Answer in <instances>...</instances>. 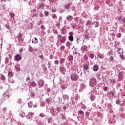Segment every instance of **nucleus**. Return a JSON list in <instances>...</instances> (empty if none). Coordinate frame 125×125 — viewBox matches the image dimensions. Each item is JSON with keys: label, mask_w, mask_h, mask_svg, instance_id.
I'll return each instance as SVG.
<instances>
[{"label": "nucleus", "mask_w": 125, "mask_h": 125, "mask_svg": "<svg viewBox=\"0 0 125 125\" xmlns=\"http://www.w3.org/2000/svg\"><path fill=\"white\" fill-rule=\"evenodd\" d=\"M96 35V34L95 32H89L88 30H86L84 32V37L85 39H87V40H89L90 37L95 39Z\"/></svg>", "instance_id": "nucleus-1"}, {"label": "nucleus", "mask_w": 125, "mask_h": 125, "mask_svg": "<svg viewBox=\"0 0 125 125\" xmlns=\"http://www.w3.org/2000/svg\"><path fill=\"white\" fill-rule=\"evenodd\" d=\"M71 2L66 3L64 6L65 9H66L67 11H71V9L72 11H74V10H75V7H74V6L71 7Z\"/></svg>", "instance_id": "nucleus-2"}, {"label": "nucleus", "mask_w": 125, "mask_h": 125, "mask_svg": "<svg viewBox=\"0 0 125 125\" xmlns=\"http://www.w3.org/2000/svg\"><path fill=\"white\" fill-rule=\"evenodd\" d=\"M58 42H61L62 44V43H64L66 42V38L65 37V36H62V35H58Z\"/></svg>", "instance_id": "nucleus-3"}, {"label": "nucleus", "mask_w": 125, "mask_h": 125, "mask_svg": "<svg viewBox=\"0 0 125 125\" xmlns=\"http://www.w3.org/2000/svg\"><path fill=\"white\" fill-rule=\"evenodd\" d=\"M3 97L5 99H4L3 98L0 99V102H1L2 103L4 102L5 99H8L9 98H10V95L9 91H5L4 94H3Z\"/></svg>", "instance_id": "nucleus-4"}, {"label": "nucleus", "mask_w": 125, "mask_h": 125, "mask_svg": "<svg viewBox=\"0 0 125 125\" xmlns=\"http://www.w3.org/2000/svg\"><path fill=\"white\" fill-rule=\"evenodd\" d=\"M97 83V79H96V78H92V79L90 80L89 85L91 87H94V86H96Z\"/></svg>", "instance_id": "nucleus-5"}, {"label": "nucleus", "mask_w": 125, "mask_h": 125, "mask_svg": "<svg viewBox=\"0 0 125 125\" xmlns=\"http://www.w3.org/2000/svg\"><path fill=\"white\" fill-rule=\"evenodd\" d=\"M89 97H90L92 102H93L94 100H95L96 96L94 95V92H93V91H91L90 93H89Z\"/></svg>", "instance_id": "nucleus-6"}, {"label": "nucleus", "mask_w": 125, "mask_h": 125, "mask_svg": "<svg viewBox=\"0 0 125 125\" xmlns=\"http://www.w3.org/2000/svg\"><path fill=\"white\" fill-rule=\"evenodd\" d=\"M68 35H69V36H68V38L69 41H70L71 42H73V41H74V32L70 31V32H69Z\"/></svg>", "instance_id": "nucleus-7"}, {"label": "nucleus", "mask_w": 125, "mask_h": 125, "mask_svg": "<svg viewBox=\"0 0 125 125\" xmlns=\"http://www.w3.org/2000/svg\"><path fill=\"white\" fill-rule=\"evenodd\" d=\"M78 79L79 76L77 74H76V73H74V74H72V75L71 76V80L73 82L77 81Z\"/></svg>", "instance_id": "nucleus-8"}, {"label": "nucleus", "mask_w": 125, "mask_h": 125, "mask_svg": "<svg viewBox=\"0 0 125 125\" xmlns=\"http://www.w3.org/2000/svg\"><path fill=\"white\" fill-rule=\"evenodd\" d=\"M123 74H124V72H123V71H121V72H119L118 74V81L119 82L122 81V80L123 79L124 77L123 76Z\"/></svg>", "instance_id": "nucleus-9"}, {"label": "nucleus", "mask_w": 125, "mask_h": 125, "mask_svg": "<svg viewBox=\"0 0 125 125\" xmlns=\"http://www.w3.org/2000/svg\"><path fill=\"white\" fill-rule=\"evenodd\" d=\"M34 115V113L29 112L27 115H26V118H27V119H29V120H32Z\"/></svg>", "instance_id": "nucleus-10"}, {"label": "nucleus", "mask_w": 125, "mask_h": 125, "mask_svg": "<svg viewBox=\"0 0 125 125\" xmlns=\"http://www.w3.org/2000/svg\"><path fill=\"white\" fill-rule=\"evenodd\" d=\"M115 37V34L114 32L110 33V35H108V38L111 41H113Z\"/></svg>", "instance_id": "nucleus-11"}, {"label": "nucleus", "mask_w": 125, "mask_h": 125, "mask_svg": "<svg viewBox=\"0 0 125 125\" xmlns=\"http://www.w3.org/2000/svg\"><path fill=\"white\" fill-rule=\"evenodd\" d=\"M117 52L118 53V54H120V55H121L122 53H123L124 52V50L121 47V43L119 44L118 49H117Z\"/></svg>", "instance_id": "nucleus-12"}, {"label": "nucleus", "mask_w": 125, "mask_h": 125, "mask_svg": "<svg viewBox=\"0 0 125 125\" xmlns=\"http://www.w3.org/2000/svg\"><path fill=\"white\" fill-rule=\"evenodd\" d=\"M89 68L90 66L89 62H85L83 66L84 70H85V71H87V70H89Z\"/></svg>", "instance_id": "nucleus-13"}, {"label": "nucleus", "mask_w": 125, "mask_h": 125, "mask_svg": "<svg viewBox=\"0 0 125 125\" xmlns=\"http://www.w3.org/2000/svg\"><path fill=\"white\" fill-rule=\"evenodd\" d=\"M88 48V46L87 45H84L81 47V51L82 53H84L85 51H86Z\"/></svg>", "instance_id": "nucleus-14"}, {"label": "nucleus", "mask_w": 125, "mask_h": 125, "mask_svg": "<svg viewBox=\"0 0 125 125\" xmlns=\"http://www.w3.org/2000/svg\"><path fill=\"white\" fill-rule=\"evenodd\" d=\"M115 94H116V91L115 89H113V90L110 91L109 93H108L107 95L110 97H114V96H115Z\"/></svg>", "instance_id": "nucleus-15"}, {"label": "nucleus", "mask_w": 125, "mask_h": 125, "mask_svg": "<svg viewBox=\"0 0 125 125\" xmlns=\"http://www.w3.org/2000/svg\"><path fill=\"white\" fill-rule=\"evenodd\" d=\"M38 83L39 85V87L42 88L44 84V80H42V79H40L39 80Z\"/></svg>", "instance_id": "nucleus-16"}, {"label": "nucleus", "mask_w": 125, "mask_h": 125, "mask_svg": "<svg viewBox=\"0 0 125 125\" xmlns=\"http://www.w3.org/2000/svg\"><path fill=\"white\" fill-rule=\"evenodd\" d=\"M120 42L119 41H115L114 47L115 50L119 49V47L120 46Z\"/></svg>", "instance_id": "nucleus-17"}, {"label": "nucleus", "mask_w": 125, "mask_h": 125, "mask_svg": "<svg viewBox=\"0 0 125 125\" xmlns=\"http://www.w3.org/2000/svg\"><path fill=\"white\" fill-rule=\"evenodd\" d=\"M122 17L123 16H119L118 17V19L121 24L123 23L124 24L125 23V17H123V18Z\"/></svg>", "instance_id": "nucleus-18"}, {"label": "nucleus", "mask_w": 125, "mask_h": 125, "mask_svg": "<svg viewBox=\"0 0 125 125\" xmlns=\"http://www.w3.org/2000/svg\"><path fill=\"white\" fill-rule=\"evenodd\" d=\"M22 37L23 35H22L21 33H19V34H18L17 35V38L18 40H17V39H15V41L16 42H19L20 38H22Z\"/></svg>", "instance_id": "nucleus-19"}, {"label": "nucleus", "mask_w": 125, "mask_h": 125, "mask_svg": "<svg viewBox=\"0 0 125 125\" xmlns=\"http://www.w3.org/2000/svg\"><path fill=\"white\" fill-rule=\"evenodd\" d=\"M18 104H19L21 107H22V106H23V105H24V103H23V102L22 101V100H21V99H20L19 100H18Z\"/></svg>", "instance_id": "nucleus-20"}, {"label": "nucleus", "mask_w": 125, "mask_h": 125, "mask_svg": "<svg viewBox=\"0 0 125 125\" xmlns=\"http://www.w3.org/2000/svg\"><path fill=\"white\" fill-rule=\"evenodd\" d=\"M91 24L92 25H94L95 27H99L100 25V23L98 21H94Z\"/></svg>", "instance_id": "nucleus-21"}, {"label": "nucleus", "mask_w": 125, "mask_h": 125, "mask_svg": "<svg viewBox=\"0 0 125 125\" xmlns=\"http://www.w3.org/2000/svg\"><path fill=\"white\" fill-rule=\"evenodd\" d=\"M62 98L64 101L65 102V101H66V100L68 101L69 98L68 95H63V94H62Z\"/></svg>", "instance_id": "nucleus-22"}, {"label": "nucleus", "mask_w": 125, "mask_h": 125, "mask_svg": "<svg viewBox=\"0 0 125 125\" xmlns=\"http://www.w3.org/2000/svg\"><path fill=\"white\" fill-rule=\"evenodd\" d=\"M99 69V67L98 64H95V65H94V66L93 67V70L95 72H97V71H98Z\"/></svg>", "instance_id": "nucleus-23"}, {"label": "nucleus", "mask_w": 125, "mask_h": 125, "mask_svg": "<svg viewBox=\"0 0 125 125\" xmlns=\"http://www.w3.org/2000/svg\"><path fill=\"white\" fill-rule=\"evenodd\" d=\"M66 19L68 21H72L73 19V16H72V15H68L67 16H66Z\"/></svg>", "instance_id": "nucleus-24"}, {"label": "nucleus", "mask_w": 125, "mask_h": 125, "mask_svg": "<svg viewBox=\"0 0 125 125\" xmlns=\"http://www.w3.org/2000/svg\"><path fill=\"white\" fill-rule=\"evenodd\" d=\"M61 88L63 89H66V88H67V84H66V83H63L62 84Z\"/></svg>", "instance_id": "nucleus-25"}, {"label": "nucleus", "mask_w": 125, "mask_h": 125, "mask_svg": "<svg viewBox=\"0 0 125 125\" xmlns=\"http://www.w3.org/2000/svg\"><path fill=\"white\" fill-rule=\"evenodd\" d=\"M36 86H37V83H36V82H33L30 83V88H34V87H35Z\"/></svg>", "instance_id": "nucleus-26"}, {"label": "nucleus", "mask_w": 125, "mask_h": 125, "mask_svg": "<svg viewBox=\"0 0 125 125\" xmlns=\"http://www.w3.org/2000/svg\"><path fill=\"white\" fill-rule=\"evenodd\" d=\"M47 121L49 124H52L54 122L53 118H52L51 117L47 118Z\"/></svg>", "instance_id": "nucleus-27"}, {"label": "nucleus", "mask_w": 125, "mask_h": 125, "mask_svg": "<svg viewBox=\"0 0 125 125\" xmlns=\"http://www.w3.org/2000/svg\"><path fill=\"white\" fill-rule=\"evenodd\" d=\"M60 70L62 74H64V73H65V71H66V69L64 68V67H63V66H61L60 67Z\"/></svg>", "instance_id": "nucleus-28"}, {"label": "nucleus", "mask_w": 125, "mask_h": 125, "mask_svg": "<svg viewBox=\"0 0 125 125\" xmlns=\"http://www.w3.org/2000/svg\"><path fill=\"white\" fill-rule=\"evenodd\" d=\"M78 115H81V116H84V112L83 110H79L78 111Z\"/></svg>", "instance_id": "nucleus-29"}, {"label": "nucleus", "mask_w": 125, "mask_h": 125, "mask_svg": "<svg viewBox=\"0 0 125 125\" xmlns=\"http://www.w3.org/2000/svg\"><path fill=\"white\" fill-rule=\"evenodd\" d=\"M72 44V43L71 42H70L69 41H68V42H66V46L67 47H69V48H70L71 45Z\"/></svg>", "instance_id": "nucleus-30"}, {"label": "nucleus", "mask_w": 125, "mask_h": 125, "mask_svg": "<svg viewBox=\"0 0 125 125\" xmlns=\"http://www.w3.org/2000/svg\"><path fill=\"white\" fill-rule=\"evenodd\" d=\"M69 107V104H65L63 106V110L64 111H66L67 108H68Z\"/></svg>", "instance_id": "nucleus-31"}, {"label": "nucleus", "mask_w": 125, "mask_h": 125, "mask_svg": "<svg viewBox=\"0 0 125 125\" xmlns=\"http://www.w3.org/2000/svg\"><path fill=\"white\" fill-rule=\"evenodd\" d=\"M39 8L43 9L44 6V3L43 2H40L38 4Z\"/></svg>", "instance_id": "nucleus-32"}, {"label": "nucleus", "mask_w": 125, "mask_h": 125, "mask_svg": "<svg viewBox=\"0 0 125 125\" xmlns=\"http://www.w3.org/2000/svg\"><path fill=\"white\" fill-rule=\"evenodd\" d=\"M15 59L17 61H19V60H21V56H20V55H16V56H15Z\"/></svg>", "instance_id": "nucleus-33"}, {"label": "nucleus", "mask_w": 125, "mask_h": 125, "mask_svg": "<svg viewBox=\"0 0 125 125\" xmlns=\"http://www.w3.org/2000/svg\"><path fill=\"white\" fill-rule=\"evenodd\" d=\"M74 59L73 56H72V55H70L68 57V60L70 61V62H73Z\"/></svg>", "instance_id": "nucleus-34"}, {"label": "nucleus", "mask_w": 125, "mask_h": 125, "mask_svg": "<svg viewBox=\"0 0 125 125\" xmlns=\"http://www.w3.org/2000/svg\"><path fill=\"white\" fill-rule=\"evenodd\" d=\"M38 55L40 58H41V59H43V56L41 51H39Z\"/></svg>", "instance_id": "nucleus-35"}, {"label": "nucleus", "mask_w": 125, "mask_h": 125, "mask_svg": "<svg viewBox=\"0 0 125 125\" xmlns=\"http://www.w3.org/2000/svg\"><path fill=\"white\" fill-rule=\"evenodd\" d=\"M28 106L29 108L34 107V104H33V102H29V103H28Z\"/></svg>", "instance_id": "nucleus-36"}, {"label": "nucleus", "mask_w": 125, "mask_h": 125, "mask_svg": "<svg viewBox=\"0 0 125 125\" xmlns=\"http://www.w3.org/2000/svg\"><path fill=\"white\" fill-rule=\"evenodd\" d=\"M15 70L17 71V72H19L20 71V65H19V64H17V65L15 66Z\"/></svg>", "instance_id": "nucleus-37"}, {"label": "nucleus", "mask_w": 125, "mask_h": 125, "mask_svg": "<svg viewBox=\"0 0 125 125\" xmlns=\"http://www.w3.org/2000/svg\"><path fill=\"white\" fill-rule=\"evenodd\" d=\"M116 68L117 70H118V71H121V70L122 69V67L121 66V65H120V64H118V65H116Z\"/></svg>", "instance_id": "nucleus-38"}, {"label": "nucleus", "mask_w": 125, "mask_h": 125, "mask_svg": "<svg viewBox=\"0 0 125 125\" xmlns=\"http://www.w3.org/2000/svg\"><path fill=\"white\" fill-rule=\"evenodd\" d=\"M62 34H66V29L65 28H62L61 30Z\"/></svg>", "instance_id": "nucleus-39"}, {"label": "nucleus", "mask_w": 125, "mask_h": 125, "mask_svg": "<svg viewBox=\"0 0 125 125\" xmlns=\"http://www.w3.org/2000/svg\"><path fill=\"white\" fill-rule=\"evenodd\" d=\"M13 76H14L13 73H12V72H11V71H9L8 74V77H10V78H11V77H13Z\"/></svg>", "instance_id": "nucleus-40"}, {"label": "nucleus", "mask_w": 125, "mask_h": 125, "mask_svg": "<svg viewBox=\"0 0 125 125\" xmlns=\"http://www.w3.org/2000/svg\"><path fill=\"white\" fill-rule=\"evenodd\" d=\"M9 15H10L11 18H14V17H15V13L14 12H10Z\"/></svg>", "instance_id": "nucleus-41"}, {"label": "nucleus", "mask_w": 125, "mask_h": 125, "mask_svg": "<svg viewBox=\"0 0 125 125\" xmlns=\"http://www.w3.org/2000/svg\"><path fill=\"white\" fill-rule=\"evenodd\" d=\"M81 108H82V109H83V110H85L87 108V106L83 104H81Z\"/></svg>", "instance_id": "nucleus-42"}, {"label": "nucleus", "mask_w": 125, "mask_h": 125, "mask_svg": "<svg viewBox=\"0 0 125 125\" xmlns=\"http://www.w3.org/2000/svg\"><path fill=\"white\" fill-rule=\"evenodd\" d=\"M91 22L90 21V20H87L86 23V26H87L88 27H89L90 25H91Z\"/></svg>", "instance_id": "nucleus-43"}, {"label": "nucleus", "mask_w": 125, "mask_h": 125, "mask_svg": "<svg viewBox=\"0 0 125 125\" xmlns=\"http://www.w3.org/2000/svg\"><path fill=\"white\" fill-rule=\"evenodd\" d=\"M32 42H34V43H37V42H38V39L35 37L34 40H32Z\"/></svg>", "instance_id": "nucleus-44"}, {"label": "nucleus", "mask_w": 125, "mask_h": 125, "mask_svg": "<svg viewBox=\"0 0 125 125\" xmlns=\"http://www.w3.org/2000/svg\"><path fill=\"white\" fill-rule=\"evenodd\" d=\"M110 83L112 85H114L116 83V80H115V79H111Z\"/></svg>", "instance_id": "nucleus-45"}, {"label": "nucleus", "mask_w": 125, "mask_h": 125, "mask_svg": "<svg viewBox=\"0 0 125 125\" xmlns=\"http://www.w3.org/2000/svg\"><path fill=\"white\" fill-rule=\"evenodd\" d=\"M49 15V11H48L47 10H45L44 11V15L46 17H47V16H48V15Z\"/></svg>", "instance_id": "nucleus-46"}, {"label": "nucleus", "mask_w": 125, "mask_h": 125, "mask_svg": "<svg viewBox=\"0 0 125 125\" xmlns=\"http://www.w3.org/2000/svg\"><path fill=\"white\" fill-rule=\"evenodd\" d=\"M98 57H99V58H104V56L102 55V54H98Z\"/></svg>", "instance_id": "nucleus-47"}, {"label": "nucleus", "mask_w": 125, "mask_h": 125, "mask_svg": "<svg viewBox=\"0 0 125 125\" xmlns=\"http://www.w3.org/2000/svg\"><path fill=\"white\" fill-rule=\"evenodd\" d=\"M28 49L30 52H32V51L33 50V48L31 45H29Z\"/></svg>", "instance_id": "nucleus-48"}, {"label": "nucleus", "mask_w": 125, "mask_h": 125, "mask_svg": "<svg viewBox=\"0 0 125 125\" xmlns=\"http://www.w3.org/2000/svg\"><path fill=\"white\" fill-rule=\"evenodd\" d=\"M86 87V85H84V84H81L80 85L81 89H84Z\"/></svg>", "instance_id": "nucleus-49"}, {"label": "nucleus", "mask_w": 125, "mask_h": 125, "mask_svg": "<svg viewBox=\"0 0 125 125\" xmlns=\"http://www.w3.org/2000/svg\"><path fill=\"white\" fill-rule=\"evenodd\" d=\"M24 42V39L22 37L20 38L18 42L21 43V42Z\"/></svg>", "instance_id": "nucleus-50"}, {"label": "nucleus", "mask_w": 125, "mask_h": 125, "mask_svg": "<svg viewBox=\"0 0 125 125\" xmlns=\"http://www.w3.org/2000/svg\"><path fill=\"white\" fill-rule=\"evenodd\" d=\"M84 59L87 61V60H88V57L86 54L85 55H84Z\"/></svg>", "instance_id": "nucleus-51"}, {"label": "nucleus", "mask_w": 125, "mask_h": 125, "mask_svg": "<svg viewBox=\"0 0 125 125\" xmlns=\"http://www.w3.org/2000/svg\"><path fill=\"white\" fill-rule=\"evenodd\" d=\"M64 62H65V60L63 59V58H62V59H61L60 61V62L61 64H62V63H64Z\"/></svg>", "instance_id": "nucleus-52"}, {"label": "nucleus", "mask_w": 125, "mask_h": 125, "mask_svg": "<svg viewBox=\"0 0 125 125\" xmlns=\"http://www.w3.org/2000/svg\"><path fill=\"white\" fill-rule=\"evenodd\" d=\"M51 101V98H49L48 99H46V102L47 103V104H49Z\"/></svg>", "instance_id": "nucleus-53"}, {"label": "nucleus", "mask_w": 125, "mask_h": 125, "mask_svg": "<svg viewBox=\"0 0 125 125\" xmlns=\"http://www.w3.org/2000/svg\"><path fill=\"white\" fill-rule=\"evenodd\" d=\"M0 79H1V80H2L3 81H4V80H5L6 78H5V76H4V75H1Z\"/></svg>", "instance_id": "nucleus-54"}, {"label": "nucleus", "mask_w": 125, "mask_h": 125, "mask_svg": "<svg viewBox=\"0 0 125 125\" xmlns=\"http://www.w3.org/2000/svg\"><path fill=\"white\" fill-rule=\"evenodd\" d=\"M77 53H78V51H77V49H74L73 51V54H74V55H75V54H77Z\"/></svg>", "instance_id": "nucleus-55"}, {"label": "nucleus", "mask_w": 125, "mask_h": 125, "mask_svg": "<svg viewBox=\"0 0 125 125\" xmlns=\"http://www.w3.org/2000/svg\"><path fill=\"white\" fill-rule=\"evenodd\" d=\"M101 74H99V75L97 76V79L98 80H99V81L101 80Z\"/></svg>", "instance_id": "nucleus-56"}, {"label": "nucleus", "mask_w": 125, "mask_h": 125, "mask_svg": "<svg viewBox=\"0 0 125 125\" xmlns=\"http://www.w3.org/2000/svg\"><path fill=\"white\" fill-rule=\"evenodd\" d=\"M60 49L61 50H64L65 49V46L64 45H61L60 47Z\"/></svg>", "instance_id": "nucleus-57"}, {"label": "nucleus", "mask_w": 125, "mask_h": 125, "mask_svg": "<svg viewBox=\"0 0 125 125\" xmlns=\"http://www.w3.org/2000/svg\"><path fill=\"white\" fill-rule=\"evenodd\" d=\"M120 57H121V59H125V57L123 54H121Z\"/></svg>", "instance_id": "nucleus-58"}, {"label": "nucleus", "mask_w": 125, "mask_h": 125, "mask_svg": "<svg viewBox=\"0 0 125 125\" xmlns=\"http://www.w3.org/2000/svg\"><path fill=\"white\" fill-rule=\"evenodd\" d=\"M90 115V112H88V111H86L85 113V116L86 117H88Z\"/></svg>", "instance_id": "nucleus-59"}, {"label": "nucleus", "mask_w": 125, "mask_h": 125, "mask_svg": "<svg viewBox=\"0 0 125 125\" xmlns=\"http://www.w3.org/2000/svg\"><path fill=\"white\" fill-rule=\"evenodd\" d=\"M76 42L77 43H79L80 42H81L80 38H77L76 40Z\"/></svg>", "instance_id": "nucleus-60"}, {"label": "nucleus", "mask_w": 125, "mask_h": 125, "mask_svg": "<svg viewBox=\"0 0 125 125\" xmlns=\"http://www.w3.org/2000/svg\"><path fill=\"white\" fill-rule=\"evenodd\" d=\"M39 15L41 17H43V14L42 13V11H40L39 12Z\"/></svg>", "instance_id": "nucleus-61"}, {"label": "nucleus", "mask_w": 125, "mask_h": 125, "mask_svg": "<svg viewBox=\"0 0 125 125\" xmlns=\"http://www.w3.org/2000/svg\"><path fill=\"white\" fill-rule=\"evenodd\" d=\"M62 99L60 97H59L58 102H60V104L62 102Z\"/></svg>", "instance_id": "nucleus-62"}, {"label": "nucleus", "mask_w": 125, "mask_h": 125, "mask_svg": "<svg viewBox=\"0 0 125 125\" xmlns=\"http://www.w3.org/2000/svg\"><path fill=\"white\" fill-rule=\"evenodd\" d=\"M52 18L54 19H57V16L56 14H53L52 15Z\"/></svg>", "instance_id": "nucleus-63"}, {"label": "nucleus", "mask_w": 125, "mask_h": 125, "mask_svg": "<svg viewBox=\"0 0 125 125\" xmlns=\"http://www.w3.org/2000/svg\"><path fill=\"white\" fill-rule=\"evenodd\" d=\"M90 58H91V59H93V58H94V54H91L90 55Z\"/></svg>", "instance_id": "nucleus-64"}]
</instances>
